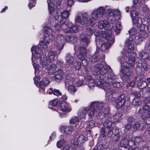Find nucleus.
Instances as JSON below:
<instances>
[{
    "label": "nucleus",
    "mask_w": 150,
    "mask_h": 150,
    "mask_svg": "<svg viewBox=\"0 0 150 150\" xmlns=\"http://www.w3.org/2000/svg\"><path fill=\"white\" fill-rule=\"evenodd\" d=\"M128 60H125V57L121 56L118 58V61L121 64L122 67L124 68L120 70L121 74L123 79L128 80L131 77L132 74V71L134 68L135 63L134 57L130 56Z\"/></svg>",
    "instance_id": "nucleus-1"
},
{
    "label": "nucleus",
    "mask_w": 150,
    "mask_h": 150,
    "mask_svg": "<svg viewBox=\"0 0 150 150\" xmlns=\"http://www.w3.org/2000/svg\"><path fill=\"white\" fill-rule=\"evenodd\" d=\"M108 13L107 18L108 20L111 21L112 23H115L118 20V16L120 14V12L117 10L109 9Z\"/></svg>",
    "instance_id": "nucleus-7"
},
{
    "label": "nucleus",
    "mask_w": 150,
    "mask_h": 150,
    "mask_svg": "<svg viewBox=\"0 0 150 150\" xmlns=\"http://www.w3.org/2000/svg\"><path fill=\"white\" fill-rule=\"evenodd\" d=\"M56 68V65L53 63L51 64L49 66H47L46 69L48 74L49 75H52L55 73Z\"/></svg>",
    "instance_id": "nucleus-24"
},
{
    "label": "nucleus",
    "mask_w": 150,
    "mask_h": 150,
    "mask_svg": "<svg viewBox=\"0 0 150 150\" xmlns=\"http://www.w3.org/2000/svg\"><path fill=\"white\" fill-rule=\"evenodd\" d=\"M76 23L77 25L81 26L82 25V21L81 15H77L75 18Z\"/></svg>",
    "instance_id": "nucleus-34"
},
{
    "label": "nucleus",
    "mask_w": 150,
    "mask_h": 150,
    "mask_svg": "<svg viewBox=\"0 0 150 150\" xmlns=\"http://www.w3.org/2000/svg\"><path fill=\"white\" fill-rule=\"evenodd\" d=\"M108 65H105L104 66L101 64H97L95 65L93 67L94 71L97 73V74L100 73V74L99 77L101 79V81L102 80L104 81L105 78L106 77L107 73L109 71V69L107 68Z\"/></svg>",
    "instance_id": "nucleus-3"
},
{
    "label": "nucleus",
    "mask_w": 150,
    "mask_h": 150,
    "mask_svg": "<svg viewBox=\"0 0 150 150\" xmlns=\"http://www.w3.org/2000/svg\"><path fill=\"white\" fill-rule=\"evenodd\" d=\"M70 24V28H69V30H67L68 32L67 33L73 32H76L77 31L78 29V27L77 25H72Z\"/></svg>",
    "instance_id": "nucleus-40"
},
{
    "label": "nucleus",
    "mask_w": 150,
    "mask_h": 150,
    "mask_svg": "<svg viewBox=\"0 0 150 150\" xmlns=\"http://www.w3.org/2000/svg\"><path fill=\"white\" fill-rule=\"evenodd\" d=\"M79 39L84 47H87L91 42L90 38L87 36L85 34L83 33L80 35Z\"/></svg>",
    "instance_id": "nucleus-15"
},
{
    "label": "nucleus",
    "mask_w": 150,
    "mask_h": 150,
    "mask_svg": "<svg viewBox=\"0 0 150 150\" xmlns=\"http://www.w3.org/2000/svg\"><path fill=\"white\" fill-rule=\"evenodd\" d=\"M130 14L132 20L133 18L136 19L138 18V17L139 16V12L136 10H132L130 12Z\"/></svg>",
    "instance_id": "nucleus-44"
},
{
    "label": "nucleus",
    "mask_w": 150,
    "mask_h": 150,
    "mask_svg": "<svg viewBox=\"0 0 150 150\" xmlns=\"http://www.w3.org/2000/svg\"><path fill=\"white\" fill-rule=\"evenodd\" d=\"M59 103L56 100H53L52 101H50L49 103L50 105L53 106H56L57 107H59Z\"/></svg>",
    "instance_id": "nucleus-48"
},
{
    "label": "nucleus",
    "mask_w": 150,
    "mask_h": 150,
    "mask_svg": "<svg viewBox=\"0 0 150 150\" xmlns=\"http://www.w3.org/2000/svg\"><path fill=\"white\" fill-rule=\"evenodd\" d=\"M86 141V137L82 135L75 137L72 145V148L73 150H76L78 146L82 144Z\"/></svg>",
    "instance_id": "nucleus-9"
},
{
    "label": "nucleus",
    "mask_w": 150,
    "mask_h": 150,
    "mask_svg": "<svg viewBox=\"0 0 150 150\" xmlns=\"http://www.w3.org/2000/svg\"><path fill=\"white\" fill-rule=\"evenodd\" d=\"M128 143V140L127 139L124 138L121 140L119 145L121 147L127 146Z\"/></svg>",
    "instance_id": "nucleus-41"
},
{
    "label": "nucleus",
    "mask_w": 150,
    "mask_h": 150,
    "mask_svg": "<svg viewBox=\"0 0 150 150\" xmlns=\"http://www.w3.org/2000/svg\"><path fill=\"white\" fill-rule=\"evenodd\" d=\"M140 56L144 60L148 59L149 57L148 54L145 52L141 53L140 54Z\"/></svg>",
    "instance_id": "nucleus-49"
},
{
    "label": "nucleus",
    "mask_w": 150,
    "mask_h": 150,
    "mask_svg": "<svg viewBox=\"0 0 150 150\" xmlns=\"http://www.w3.org/2000/svg\"><path fill=\"white\" fill-rule=\"evenodd\" d=\"M132 104L134 106H139L142 104L139 98H135L132 101Z\"/></svg>",
    "instance_id": "nucleus-39"
},
{
    "label": "nucleus",
    "mask_w": 150,
    "mask_h": 150,
    "mask_svg": "<svg viewBox=\"0 0 150 150\" xmlns=\"http://www.w3.org/2000/svg\"><path fill=\"white\" fill-rule=\"evenodd\" d=\"M138 86L140 88H144L147 86H148L149 85V83L147 84V83L145 81H140L139 82Z\"/></svg>",
    "instance_id": "nucleus-45"
},
{
    "label": "nucleus",
    "mask_w": 150,
    "mask_h": 150,
    "mask_svg": "<svg viewBox=\"0 0 150 150\" xmlns=\"http://www.w3.org/2000/svg\"><path fill=\"white\" fill-rule=\"evenodd\" d=\"M106 129L105 128L102 127L100 130V136L104 138L106 137L105 134Z\"/></svg>",
    "instance_id": "nucleus-56"
},
{
    "label": "nucleus",
    "mask_w": 150,
    "mask_h": 150,
    "mask_svg": "<svg viewBox=\"0 0 150 150\" xmlns=\"http://www.w3.org/2000/svg\"><path fill=\"white\" fill-rule=\"evenodd\" d=\"M115 102L116 107L118 109H126L130 105L128 98L125 97L124 94L121 95Z\"/></svg>",
    "instance_id": "nucleus-4"
},
{
    "label": "nucleus",
    "mask_w": 150,
    "mask_h": 150,
    "mask_svg": "<svg viewBox=\"0 0 150 150\" xmlns=\"http://www.w3.org/2000/svg\"><path fill=\"white\" fill-rule=\"evenodd\" d=\"M107 68L109 69V71L108 72V74H107V76H106V77L105 79L107 80L106 81H108L106 83H111V82H112L113 80H114L116 78V76L113 73L112 70L110 66H108ZM104 83L105 82H104V81H102V83Z\"/></svg>",
    "instance_id": "nucleus-14"
},
{
    "label": "nucleus",
    "mask_w": 150,
    "mask_h": 150,
    "mask_svg": "<svg viewBox=\"0 0 150 150\" xmlns=\"http://www.w3.org/2000/svg\"><path fill=\"white\" fill-rule=\"evenodd\" d=\"M111 129L114 135L119 134H118L119 133V130L116 127H112Z\"/></svg>",
    "instance_id": "nucleus-62"
},
{
    "label": "nucleus",
    "mask_w": 150,
    "mask_h": 150,
    "mask_svg": "<svg viewBox=\"0 0 150 150\" xmlns=\"http://www.w3.org/2000/svg\"><path fill=\"white\" fill-rule=\"evenodd\" d=\"M59 107L63 111L68 112L71 110V108L68 106L67 103L65 101H62L59 103Z\"/></svg>",
    "instance_id": "nucleus-21"
},
{
    "label": "nucleus",
    "mask_w": 150,
    "mask_h": 150,
    "mask_svg": "<svg viewBox=\"0 0 150 150\" xmlns=\"http://www.w3.org/2000/svg\"><path fill=\"white\" fill-rule=\"evenodd\" d=\"M31 51L33 50L35 51V52L37 55H38V56H36L37 58H38L39 57L40 55L42 53V50L39 47H34L31 48Z\"/></svg>",
    "instance_id": "nucleus-30"
},
{
    "label": "nucleus",
    "mask_w": 150,
    "mask_h": 150,
    "mask_svg": "<svg viewBox=\"0 0 150 150\" xmlns=\"http://www.w3.org/2000/svg\"><path fill=\"white\" fill-rule=\"evenodd\" d=\"M133 40L132 38L130 37L127 39L125 43V47L128 50H133L134 45L132 44Z\"/></svg>",
    "instance_id": "nucleus-26"
},
{
    "label": "nucleus",
    "mask_w": 150,
    "mask_h": 150,
    "mask_svg": "<svg viewBox=\"0 0 150 150\" xmlns=\"http://www.w3.org/2000/svg\"><path fill=\"white\" fill-rule=\"evenodd\" d=\"M95 124V122L94 120H91L87 123V127L89 128H92L94 126Z\"/></svg>",
    "instance_id": "nucleus-51"
},
{
    "label": "nucleus",
    "mask_w": 150,
    "mask_h": 150,
    "mask_svg": "<svg viewBox=\"0 0 150 150\" xmlns=\"http://www.w3.org/2000/svg\"><path fill=\"white\" fill-rule=\"evenodd\" d=\"M110 35L106 31H102L100 33V37L103 38H106L107 39V37H109Z\"/></svg>",
    "instance_id": "nucleus-53"
},
{
    "label": "nucleus",
    "mask_w": 150,
    "mask_h": 150,
    "mask_svg": "<svg viewBox=\"0 0 150 150\" xmlns=\"http://www.w3.org/2000/svg\"><path fill=\"white\" fill-rule=\"evenodd\" d=\"M62 0H47L48 9L50 13L55 9L60 8Z\"/></svg>",
    "instance_id": "nucleus-8"
},
{
    "label": "nucleus",
    "mask_w": 150,
    "mask_h": 150,
    "mask_svg": "<svg viewBox=\"0 0 150 150\" xmlns=\"http://www.w3.org/2000/svg\"><path fill=\"white\" fill-rule=\"evenodd\" d=\"M114 134L112 130L111 129H109L108 130V133L107 134V136L108 137L111 138V137L112 136V135Z\"/></svg>",
    "instance_id": "nucleus-63"
},
{
    "label": "nucleus",
    "mask_w": 150,
    "mask_h": 150,
    "mask_svg": "<svg viewBox=\"0 0 150 150\" xmlns=\"http://www.w3.org/2000/svg\"><path fill=\"white\" fill-rule=\"evenodd\" d=\"M100 58V55H94L91 57L89 60L92 63L94 64L99 62Z\"/></svg>",
    "instance_id": "nucleus-29"
},
{
    "label": "nucleus",
    "mask_w": 150,
    "mask_h": 150,
    "mask_svg": "<svg viewBox=\"0 0 150 150\" xmlns=\"http://www.w3.org/2000/svg\"><path fill=\"white\" fill-rule=\"evenodd\" d=\"M98 26L101 29H104L106 30H110L112 29L113 25L112 23H110L107 20H104L99 22Z\"/></svg>",
    "instance_id": "nucleus-12"
},
{
    "label": "nucleus",
    "mask_w": 150,
    "mask_h": 150,
    "mask_svg": "<svg viewBox=\"0 0 150 150\" xmlns=\"http://www.w3.org/2000/svg\"><path fill=\"white\" fill-rule=\"evenodd\" d=\"M133 25L135 27L138 28L139 29L141 28V30L145 29V26L143 24H142V20L140 18L134 19L133 18Z\"/></svg>",
    "instance_id": "nucleus-16"
},
{
    "label": "nucleus",
    "mask_w": 150,
    "mask_h": 150,
    "mask_svg": "<svg viewBox=\"0 0 150 150\" xmlns=\"http://www.w3.org/2000/svg\"><path fill=\"white\" fill-rule=\"evenodd\" d=\"M65 79L64 81L65 85L68 86L69 84L73 83L74 81V75L72 74L69 73L65 75Z\"/></svg>",
    "instance_id": "nucleus-18"
},
{
    "label": "nucleus",
    "mask_w": 150,
    "mask_h": 150,
    "mask_svg": "<svg viewBox=\"0 0 150 150\" xmlns=\"http://www.w3.org/2000/svg\"><path fill=\"white\" fill-rule=\"evenodd\" d=\"M93 30L90 28H87L85 30L84 33H83V34H85L87 36L91 38V35L93 33Z\"/></svg>",
    "instance_id": "nucleus-35"
},
{
    "label": "nucleus",
    "mask_w": 150,
    "mask_h": 150,
    "mask_svg": "<svg viewBox=\"0 0 150 150\" xmlns=\"http://www.w3.org/2000/svg\"><path fill=\"white\" fill-rule=\"evenodd\" d=\"M70 122L73 124L76 123V125L77 126H78L79 127H80L79 124V118L76 116L73 117L72 119L70 120Z\"/></svg>",
    "instance_id": "nucleus-38"
},
{
    "label": "nucleus",
    "mask_w": 150,
    "mask_h": 150,
    "mask_svg": "<svg viewBox=\"0 0 150 150\" xmlns=\"http://www.w3.org/2000/svg\"><path fill=\"white\" fill-rule=\"evenodd\" d=\"M60 24L61 30L67 29L68 30L69 28H70V24H71V23H69L67 24V23L65 22V21H61L60 22Z\"/></svg>",
    "instance_id": "nucleus-32"
},
{
    "label": "nucleus",
    "mask_w": 150,
    "mask_h": 150,
    "mask_svg": "<svg viewBox=\"0 0 150 150\" xmlns=\"http://www.w3.org/2000/svg\"><path fill=\"white\" fill-rule=\"evenodd\" d=\"M56 54V52L54 51H50L48 54V61L49 63L53 62L54 61V56Z\"/></svg>",
    "instance_id": "nucleus-31"
},
{
    "label": "nucleus",
    "mask_w": 150,
    "mask_h": 150,
    "mask_svg": "<svg viewBox=\"0 0 150 150\" xmlns=\"http://www.w3.org/2000/svg\"><path fill=\"white\" fill-rule=\"evenodd\" d=\"M65 143L66 142L64 139H61L57 142V146L58 148H60L65 144Z\"/></svg>",
    "instance_id": "nucleus-46"
},
{
    "label": "nucleus",
    "mask_w": 150,
    "mask_h": 150,
    "mask_svg": "<svg viewBox=\"0 0 150 150\" xmlns=\"http://www.w3.org/2000/svg\"><path fill=\"white\" fill-rule=\"evenodd\" d=\"M105 110H104L103 112H97V111L96 110V115L97 117L99 119H103L106 116H108L109 114V109L108 108L105 109Z\"/></svg>",
    "instance_id": "nucleus-22"
},
{
    "label": "nucleus",
    "mask_w": 150,
    "mask_h": 150,
    "mask_svg": "<svg viewBox=\"0 0 150 150\" xmlns=\"http://www.w3.org/2000/svg\"><path fill=\"white\" fill-rule=\"evenodd\" d=\"M69 15V13L68 11L65 10L63 11L62 14L61 16L62 17L64 18H67Z\"/></svg>",
    "instance_id": "nucleus-55"
},
{
    "label": "nucleus",
    "mask_w": 150,
    "mask_h": 150,
    "mask_svg": "<svg viewBox=\"0 0 150 150\" xmlns=\"http://www.w3.org/2000/svg\"><path fill=\"white\" fill-rule=\"evenodd\" d=\"M145 128L144 124L138 121L135 122L132 125V129L134 131L140 130Z\"/></svg>",
    "instance_id": "nucleus-19"
},
{
    "label": "nucleus",
    "mask_w": 150,
    "mask_h": 150,
    "mask_svg": "<svg viewBox=\"0 0 150 150\" xmlns=\"http://www.w3.org/2000/svg\"><path fill=\"white\" fill-rule=\"evenodd\" d=\"M137 32V30L134 27L132 28L129 31L130 35L132 36L136 35Z\"/></svg>",
    "instance_id": "nucleus-60"
},
{
    "label": "nucleus",
    "mask_w": 150,
    "mask_h": 150,
    "mask_svg": "<svg viewBox=\"0 0 150 150\" xmlns=\"http://www.w3.org/2000/svg\"><path fill=\"white\" fill-rule=\"evenodd\" d=\"M112 123V122L111 120H107L103 123V126L105 128L108 129H111Z\"/></svg>",
    "instance_id": "nucleus-33"
},
{
    "label": "nucleus",
    "mask_w": 150,
    "mask_h": 150,
    "mask_svg": "<svg viewBox=\"0 0 150 150\" xmlns=\"http://www.w3.org/2000/svg\"><path fill=\"white\" fill-rule=\"evenodd\" d=\"M85 47H82L81 46H80L78 47V50L79 53H86V49Z\"/></svg>",
    "instance_id": "nucleus-54"
},
{
    "label": "nucleus",
    "mask_w": 150,
    "mask_h": 150,
    "mask_svg": "<svg viewBox=\"0 0 150 150\" xmlns=\"http://www.w3.org/2000/svg\"><path fill=\"white\" fill-rule=\"evenodd\" d=\"M49 62L47 59V57L46 55L42 54L40 56V65L42 68H44L47 65L49 64Z\"/></svg>",
    "instance_id": "nucleus-23"
},
{
    "label": "nucleus",
    "mask_w": 150,
    "mask_h": 150,
    "mask_svg": "<svg viewBox=\"0 0 150 150\" xmlns=\"http://www.w3.org/2000/svg\"><path fill=\"white\" fill-rule=\"evenodd\" d=\"M76 39L72 36H67L65 38V40L69 43L71 42H74V40Z\"/></svg>",
    "instance_id": "nucleus-50"
},
{
    "label": "nucleus",
    "mask_w": 150,
    "mask_h": 150,
    "mask_svg": "<svg viewBox=\"0 0 150 150\" xmlns=\"http://www.w3.org/2000/svg\"><path fill=\"white\" fill-rule=\"evenodd\" d=\"M57 41L54 42V45L55 47L59 51H60L63 48L64 44L62 42L64 39V37L61 35H59L57 37ZM60 53V52L59 53Z\"/></svg>",
    "instance_id": "nucleus-13"
},
{
    "label": "nucleus",
    "mask_w": 150,
    "mask_h": 150,
    "mask_svg": "<svg viewBox=\"0 0 150 150\" xmlns=\"http://www.w3.org/2000/svg\"><path fill=\"white\" fill-rule=\"evenodd\" d=\"M73 65L76 70H78L81 68V62L79 61H76L74 63Z\"/></svg>",
    "instance_id": "nucleus-52"
},
{
    "label": "nucleus",
    "mask_w": 150,
    "mask_h": 150,
    "mask_svg": "<svg viewBox=\"0 0 150 150\" xmlns=\"http://www.w3.org/2000/svg\"><path fill=\"white\" fill-rule=\"evenodd\" d=\"M139 35L140 37L142 38H146L147 37L148 35L144 29L142 30H141V28L140 29H139Z\"/></svg>",
    "instance_id": "nucleus-42"
},
{
    "label": "nucleus",
    "mask_w": 150,
    "mask_h": 150,
    "mask_svg": "<svg viewBox=\"0 0 150 150\" xmlns=\"http://www.w3.org/2000/svg\"><path fill=\"white\" fill-rule=\"evenodd\" d=\"M105 9L102 7H99L98 9L93 10L92 13V17L88 18V14L87 13L84 12L81 14L82 17L84 25L86 26H88L91 24H94L95 23V21L102 17L104 14Z\"/></svg>",
    "instance_id": "nucleus-2"
},
{
    "label": "nucleus",
    "mask_w": 150,
    "mask_h": 150,
    "mask_svg": "<svg viewBox=\"0 0 150 150\" xmlns=\"http://www.w3.org/2000/svg\"><path fill=\"white\" fill-rule=\"evenodd\" d=\"M53 93L57 96H61L62 95V93L59 90L56 89L53 90Z\"/></svg>",
    "instance_id": "nucleus-64"
},
{
    "label": "nucleus",
    "mask_w": 150,
    "mask_h": 150,
    "mask_svg": "<svg viewBox=\"0 0 150 150\" xmlns=\"http://www.w3.org/2000/svg\"><path fill=\"white\" fill-rule=\"evenodd\" d=\"M88 108H89V107L87 108H83L78 113V115L81 117H84L86 115L87 112L88 113Z\"/></svg>",
    "instance_id": "nucleus-37"
},
{
    "label": "nucleus",
    "mask_w": 150,
    "mask_h": 150,
    "mask_svg": "<svg viewBox=\"0 0 150 150\" xmlns=\"http://www.w3.org/2000/svg\"><path fill=\"white\" fill-rule=\"evenodd\" d=\"M105 91H106V98L107 101L114 100V99H116L118 96V92L114 91L113 88H111V89H110Z\"/></svg>",
    "instance_id": "nucleus-10"
},
{
    "label": "nucleus",
    "mask_w": 150,
    "mask_h": 150,
    "mask_svg": "<svg viewBox=\"0 0 150 150\" xmlns=\"http://www.w3.org/2000/svg\"><path fill=\"white\" fill-rule=\"evenodd\" d=\"M92 77L91 76H88L86 77L85 78L86 81H88V85L89 87H91L96 85L99 87L103 89H107L106 85H108L107 83H102V81L98 79H97L95 81L92 79Z\"/></svg>",
    "instance_id": "nucleus-5"
},
{
    "label": "nucleus",
    "mask_w": 150,
    "mask_h": 150,
    "mask_svg": "<svg viewBox=\"0 0 150 150\" xmlns=\"http://www.w3.org/2000/svg\"><path fill=\"white\" fill-rule=\"evenodd\" d=\"M68 91L71 93L75 92L76 90L77 89L73 85H70L68 88Z\"/></svg>",
    "instance_id": "nucleus-57"
},
{
    "label": "nucleus",
    "mask_w": 150,
    "mask_h": 150,
    "mask_svg": "<svg viewBox=\"0 0 150 150\" xmlns=\"http://www.w3.org/2000/svg\"><path fill=\"white\" fill-rule=\"evenodd\" d=\"M122 28V26L119 23H117L116 25V29H115V31L117 34H119Z\"/></svg>",
    "instance_id": "nucleus-47"
},
{
    "label": "nucleus",
    "mask_w": 150,
    "mask_h": 150,
    "mask_svg": "<svg viewBox=\"0 0 150 150\" xmlns=\"http://www.w3.org/2000/svg\"><path fill=\"white\" fill-rule=\"evenodd\" d=\"M65 58L66 63L67 65H70L72 64L74 62V58L71 54H67Z\"/></svg>",
    "instance_id": "nucleus-28"
},
{
    "label": "nucleus",
    "mask_w": 150,
    "mask_h": 150,
    "mask_svg": "<svg viewBox=\"0 0 150 150\" xmlns=\"http://www.w3.org/2000/svg\"><path fill=\"white\" fill-rule=\"evenodd\" d=\"M64 75V71L60 69L57 71L55 73L53 77L56 82H59L62 80Z\"/></svg>",
    "instance_id": "nucleus-17"
},
{
    "label": "nucleus",
    "mask_w": 150,
    "mask_h": 150,
    "mask_svg": "<svg viewBox=\"0 0 150 150\" xmlns=\"http://www.w3.org/2000/svg\"><path fill=\"white\" fill-rule=\"evenodd\" d=\"M108 84V85L106 86L107 88V89H104V90H107L109 89H111V88H113V87L120 88L122 87L123 86L122 83L120 82H111V83H105Z\"/></svg>",
    "instance_id": "nucleus-20"
},
{
    "label": "nucleus",
    "mask_w": 150,
    "mask_h": 150,
    "mask_svg": "<svg viewBox=\"0 0 150 150\" xmlns=\"http://www.w3.org/2000/svg\"><path fill=\"white\" fill-rule=\"evenodd\" d=\"M120 134L114 135L111 139V141L113 143H117L120 139Z\"/></svg>",
    "instance_id": "nucleus-43"
},
{
    "label": "nucleus",
    "mask_w": 150,
    "mask_h": 150,
    "mask_svg": "<svg viewBox=\"0 0 150 150\" xmlns=\"http://www.w3.org/2000/svg\"><path fill=\"white\" fill-rule=\"evenodd\" d=\"M86 53H79L78 55V58L81 60H82L85 59L86 57Z\"/></svg>",
    "instance_id": "nucleus-59"
},
{
    "label": "nucleus",
    "mask_w": 150,
    "mask_h": 150,
    "mask_svg": "<svg viewBox=\"0 0 150 150\" xmlns=\"http://www.w3.org/2000/svg\"><path fill=\"white\" fill-rule=\"evenodd\" d=\"M142 119L144 121H146V123L147 124H150V117L149 116H142L141 117Z\"/></svg>",
    "instance_id": "nucleus-61"
},
{
    "label": "nucleus",
    "mask_w": 150,
    "mask_h": 150,
    "mask_svg": "<svg viewBox=\"0 0 150 150\" xmlns=\"http://www.w3.org/2000/svg\"><path fill=\"white\" fill-rule=\"evenodd\" d=\"M72 129V127L70 126H63L61 127V131L66 134H71V133Z\"/></svg>",
    "instance_id": "nucleus-27"
},
{
    "label": "nucleus",
    "mask_w": 150,
    "mask_h": 150,
    "mask_svg": "<svg viewBox=\"0 0 150 150\" xmlns=\"http://www.w3.org/2000/svg\"><path fill=\"white\" fill-rule=\"evenodd\" d=\"M103 106V103L94 102H92L88 108V116L91 117H93L95 109L100 110L102 109Z\"/></svg>",
    "instance_id": "nucleus-6"
},
{
    "label": "nucleus",
    "mask_w": 150,
    "mask_h": 150,
    "mask_svg": "<svg viewBox=\"0 0 150 150\" xmlns=\"http://www.w3.org/2000/svg\"><path fill=\"white\" fill-rule=\"evenodd\" d=\"M56 21L54 18H51L50 21V23L52 26H53L54 27L55 30L60 31L61 30L60 24L59 25L58 23H56Z\"/></svg>",
    "instance_id": "nucleus-25"
},
{
    "label": "nucleus",
    "mask_w": 150,
    "mask_h": 150,
    "mask_svg": "<svg viewBox=\"0 0 150 150\" xmlns=\"http://www.w3.org/2000/svg\"><path fill=\"white\" fill-rule=\"evenodd\" d=\"M44 30L46 33L44 38L45 41H46L48 44H49L50 42L53 41L54 39V37L51 33H51L52 31L50 28L48 27H45L44 28Z\"/></svg>",
    "instance_id": "nucleus-11"
},
{
    "label": "nucleus",
    "mask_w": 150,
    "mask_h": 150,
    "mask_svg": "<svg viewBox=\"0 0 150 150\" xmlns=\"http://www.w3.org/2000/svg\"><path fill=\"white\" fill-rule=\"evenodd\" d=\"M122 113L118 112L116 113L113 116V119L114 122H118L122 119Z\"/></svg>",
    "instance_id": "nucleus-36"
},
{
    "label": "nucleus",
    "mask_w": 150,
    "mask_h": 150,
    "mask_svg": "<svg viewBox=\"0 0 150 150\" xmlns=\"http://www.w3.org/2000/svg\"><path fill=\"white\" fill-rule=\"evenodd\" d=\"M125 119L127 122H130V123L132 122L135 120V119L134 117L130 115L127 116Z\"/></svg>",
    "instance_id": "nucleus-58"
}]
</instances>
